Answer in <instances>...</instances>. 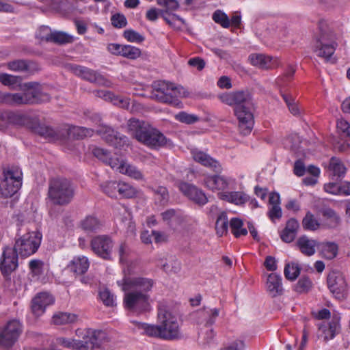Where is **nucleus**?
<instances>
[{"instance_id":"nucleus-1","label":"nucleus","mask_w":350,"mask_h":350,"mask_svg":"<svg viewBox=\"0 0 350 350\" xmlns=\"http://www.w3.org/2000/svg\"><path fill=\"white\" fill-rule=\"evenodd\" d=\"M117 284L124 292L123 306L126 310L137 315L150 311V293L155 284L154 280L124 275Z\"/></svg>"},{"instance_id":"nucleus-2","label":"nucleus","mask_w":350,"mask_h":350,"mask_svg":"<svg viewBox=\"0 0 350 350\" xmlns=\"http://www.w3.org/2000/svg\"><path fill=\"white\" fill-rule=\"evenodd\" d=\"M218 97L223 103L234 107L240 132L243 135L250 134L254 124V103L252 94L247 90H239L223 93Z\"/></svg>"},{"instance_id":"nucleus-3","label":"nucleus","mask_w":350,"mask_h":350,"mask_svg":"<svg viewBox=\"0 0 350 350\" xmlns=\"http://www.w3.org/2000/svg\"><path fill=\"white\" fill-rule=\"evenodd\" d=\"M128 130L139 142L150 148H158L166 144V137L149 123L135 118L128 122Z\"/></svg>"},{"instance_id":"nucleus-4","label":"nucleus","mask_w":350,"mask_h":350,"mask_svg":"<svg viewBox=\"0 0 350 350\" xmlns=\"http://www.w3.org/2000/svg\"><path fill=\"white\" fill-rule=\"evenodd\" d=\"M10 125L25 126L33 133L40 137L44 136V128L37 118H31L12 111L0 112V131H5Z\"/></svg>"},{"instance_id":"nucleus-5","label":"nucleus","mask_w":350,"mask_h":350,"mask_svg":"<svg viewBox=\"0 0 350 350\" xmlns=\"http://www.w3.org/2000/svg\"><path fill=\"white\" fill-rule=\"evenodd\" d=\"M152 97L158 101L180 107L181 102L178 97L185 96V92L182 86L165 81H156L152 85Z\"/></svg>"},{"instance_id":"nucleus-6","label":"nucleus","mask_w":350,"mask_h":350,"mask_svg":"<svg viewBox=\"0 0 350 350\" xmlns=\"http://www.w3.org/2000/svg\"><path fill=\"white\" fill-rule=\"evenodd\" d=\"M75 196V189L70 183L64 178H55L49 181L48 196L54 205L68 204Z\"/></svg>"},{"instance_id":"nucleus-7","label":"nucleus","mask_w":350,"mask_h":350,"mask_svg":"<svg viewBox=\"0 0 350 350\" xmlns=\"http://www.w3.org/2000/svg\"><path fill=\"white\" fill-rule=\"evenodd\" d=\"M23 173L16 167H8L3 169L0 176V194L7 198L14 196L21 188Z\"/></svg>"},{"instance_id":"nucleus-8","label":"nucleus","mask_w":350,"mask_h":350,"mask_svg":"<svg viewBox=\"0 0 350 350\" xmlns=\"http://www.w3.org/2000/svg\"><path fill=\"white\" fill-rule=\"evenodd\" d=\"M338 44L332 34L320 30L319 35L315 38L312 49L313 51L320 57H323L326 62H331L332 64L336 60L332 59Z\"/></svg>"},{"instance_id":"nucleus-9","label":"nucleus","mask_w":350,"mask_h":350,"mask_svg":"<svg viewBox=\"0 0 350 350\" xmlns=\"http://www.w3.org/2000/svg\"><path fill=\"white\" fill-rule=\"evenodd\" d=\"M42 237L35 232H28L16 241L14 250L21 257H27L38 249Z\"/></svg>"},{"instance_id":"nucleus-10","label":"nucleus","mask_w":350,"mask_h":350,"mask_svg":"<svg viewBox=\"0 0 350 350\" xmlns=\"http://www.w3.org/2000/svg\"><path fill=\"white\" fill-rule=\"evenodd\" d=\"M23 332V325L16 319L6 323L0 330V345L4 348L12 347Z\"/></svg>"},{"instance_id":"nucleus-11","label":"nucleus","mask_w":350,"mask_h":350,"mask_svg":"<svg viewBox=\"0 0 350 350\" xmlns=\"http://www.w3.org/2000/svg\"><path fill=\"white\" fill-rule=\"evenodd\" d=\"M158 317L161 321L162 338L165 340L178 338L180 331L176 319L161 308L159 309Z\"/></svg>"},{"instance_id":"nucleus-12","label":"nucleus","mask_w":350,"mask_h":350,"mask_svg":"<svg viewBox=\"0 0 350 350\" xmlns=\"http://www.w3.org/2000/svg\"><path fill=\"white\" fill-rule=\"evenodd\" d=\"M76 334L79 336L83 335L82 338L84 342H88V347L91 350H99L102 345L107 340V334L103 330L89 328L83 331L77 329Z\"/></svg>"},{"instance_id":"nucleus-13","label":"nucleus","mask_w":350,"mask_h":350,"mask_svg":"<svg viewBox=\"0 0 350 350\" xmlns=\"http://www.w3.org/2000/svg\"><path fill=\"white\" fill-rule=\"evenodd\" d=\"M96 133L100 135L106 143L116 148H120L127 145V137L123 135H120L109 126L101 125L96 131Z\"/></svg>"},{"instance_id":"nucleus-14","label":"nucleus","mask_w":350,"mask_h":350,"mask_svg":"<svg viewBox=\"0 0 350 350\" xmlns=\"http://www.w3.org/2000/svg\"><path fill=\"white\" fill-rule=\"evenodd\" d=\"M113 247V241L108 236H97L91 241V247L93 252L105 260L111 259Z\"/></svg>"},{"instance_id":"nucleus-15","label":"nucleus","mask_w":350,"mask_h":350,"mask_svg":"<svg viewBox=\"0 0 350 350\" xmlns=\"http://www.w3.org/2000/svg\"><path fill=\"white\" fill-rule=\"evenodd\" d=\"M178 189L184 196L200 206H203L208 202V198L204 192L193 184L182 181L178 184Z\"/></svg>"},{"instance_id":"nucleus-16","label":"nucleus","mask_w":350,"mask_h":350,"mask_svg":"<svg viewBox=\"0 0 350 350\" xmlns=\"http://www.w3.org/2000/svg\"><path fill=\"white\" fill-rule=\"evenodd\" d=\"M178 189L184 196L200 206H203L208 202V198L204 192L193 184L182 181L178 184Z\"/></svg>"},{"instance_id":"nucleus-17","label":"nucleus","mask_w":350,"mask_h":350,"mask_svg":"<svg viewBox=\"0 0 350 350\" xmlns=\"http://www.w3.org/2000/svg\"><path fill=\"white\" fill-rule=\"evenodd\" d=\"M18 254L10 247H6L0 259V269L3 274L8 275L18 267Z\"/></svg>"},{"instance_id":"nucleus-18","label":"nucleus","mask_w":350,"mask_h":350,"mask_svg":"<svg viewBox=\"0 0 350 350\" xmlns=\"http://www.w3.org/2000/svg\"><path fill=\"white\" fill-rule=\"evenodd\" d=\"M193 160L200 165L211 169L217 174H220L223 167L219 161L212 157L208 153L200 150H193L191 151Z\"/></svg>"},{"instance_id":"nucleus-19","label":"nucleus","mask_w":350,"mask_h":350,"mask_svg":"<svg viewBox=\"0 0 350 350\" xmlns=\"http://www.w3.org/2000/svg\"><path fill=\"white\" fill-rule=\"evenodd\" d=\"M231 179L219 174L209 175L205 177L204 185L211 191H222L228 189Z\"/></svg>"},{"instance_id":"nucleus-20","label":"nucleus","mask_w":350,"mask_h":350,"mask_svg":"<svg viewBox=\"0 0 350 350\" xmlns=\"http://www.w3.org/2000/svg\"><path fill=\"white\" fill-rule=\"evenodd\" d=\"M327 286L333 294L340 295L346 290V282L340 271H332L327 275Z\"/></svg>"},{"instance_id":"nucleus-21","label":"nucleus","mask_w":350,"mask_h":350,"mask_svg":"<svg viewBox=\"0 0 350 350\" xmlns=\"http://www.w3.org/2000/svg\"><path fill=\"white\" fill-rule=\"evenodd\" d=\"M250 64L261 69H271L276 66L277 59L262 53H252L248 57Z\"/></svg>"},{"instance_id":"nucleus-22","label":"nucleus","mask_w":350,"mask_h":350,"mask_svg":"<svg viewBox=\"0 0 350 350\" xmlns=\"http://www.w3.org/2000/svg\"><path fill=\"white\" fill-rule=\"evenodd\" d=\"M72 70L74 74L91 83H100L104 81L101 75L85 66L74 65Z\"/></svg>"},{"instance_id":"nucleus-23","label":"nucleus","mask_w":350,"mask_h":350,"mask_svg":"<svg viewBox=\"0 0 350 350\" xmlns=\"http://www.w3.org/2000/svg\"><path fill=\"white\" fill-rule=\"evenodd\" d=\"M319 244L314 239H310L306 235L299 237L295 243L296 247L306 256H311L316 252V247Z\"/></svg>"},{"instance_id":"nucleus-24","label":"nucleus","mask_w":350,"mask_h":350,"mask_svg":"<svg viewBox=\"0 0 350 350\" xmlns=\"http://www.w3.org/2000/svg\"><path fill=\"white\" fill-rule=\"evenodd\" d=\"M66 137L69 139L80 140L88 137H92L94 130L84 126L68 125L64 132Z\"/></svg>"},{"instance_id":"nucleus-25","label":"nucleus","mask_w":350,"mask_h":350,"mask_svg":"<svg viewBox=\"0 0 350 350\" xmlns=\"http://www.w3.org/2000/svg\"><path fill=\"white\" fill-rule=\"evenodd\" d=\"M267 290L271 297H275L283 293L282 277L275 273H270L267 280Z\"/></svg>"},{"instance_id":"nucleus-26","label":"nucleus","mask_w":350,"mask_h":350,"mask_svg":"<svg viewBox=\"0 0 350 350\" xmlns=\"http://www.w3.org/2000/svg\"><path fill=\"white\" fill-rule=\"evenodd\" d=\"M219 198L235 205L241 206L250 200V197L243 191H223L219 193Z\"/></svg>"},{"instance_id":"nucleus-27","label":"nucleus","mask_w":350,"mask_h":350,"mask_svg":"<svg viewBox=\"0 0 350 350\" xmlns=\"http://www.w3.org/2000/svg\"><path fill=\"white\" fill-rule=\"evenodd\" d=\"M96 96L103 98L105 100H110L113 105L121 108L129 109L130 106V98L122 96L115 95L110 91H97Z\"/></svg>"},{"instance_id":"nucleus-28","label":"nucleus","mask_w":350,"mask_h":350,"mask_svg":"<svg viewBox=\"0 0 350 350\" xmlns=\"http://www.w3.org/2000/svg\"><path fill=\"white\" fill-rule=\"evenodd\" d=\"M320 255L326 260L335 258L339 250L338 245L334 241H323L318 245Z\"/></svg>"},{"instance_id":"nucleus-29","label":"nucleus","mask_w":350,"mask_h":350,"mask_svg":"<svg viewBox=\"0 0 350 350\" xmlns=\"http://www.w3.org/2000/svg\"><path fill=\"white\" fill-rule=\"evenodd\" d=\"M90 267L88 258L84 256H76L70 261L68 268L77 275L85 273Z\"/></svg>"},{"instance_id":"nucleus-30","label":"nucleus","mask_w":350,"mask_h":350,"mask_svg":"<svg viewBox=\"0 0 350 350\" xmlns=\"http://www.w3.org/2000/svg\"><path fill=\"white\" fill-rule=\"evenodd\" d=\"M131 323H133L135 328L139 330H142L143 334L147 335L150 337H157L162 338V329L161 325H150L146 323H142L137 321H131Z\"/></svg>"},{"instance_id":"nucleus-31","label":"nucleus","mask_w":350,"mask_h":350,"mask_svg":"<svg viewBox=\"0 0 350 350\" xmlns=\"http://www.w3.org/2000/svg\"><path fill=\"white\" fill-rule=\"evenodd\" d=\"M58 345L64 348L72 349L75 350H90L88 342H84V340H76L73 338H68L64 337H59L57 338Z\"/></svg>"},{"instance_id":"nucleus-32","label":"nucleus","mask_w":350,"mask_h":350,"mask_svg":"<svg viewBox=\"0 0 350 350\" xmlns=\"http://www.w3.org/2000/svg\"><path fill=\"white\" fill-rule=\"evenodd\" d=\"M329 170L332 172L333 179L341 180L343 178L347 172V167L344 163L336 157H332L329 164Z\"/></svg>"},{"instance_id":"nucleus-33","label":"nucleus","mask_w":350,"mask_h":350,"mask_svg":"<svg viewBox=\"0 0 350 350\" xmlns=\"http://www.w3.org/2000/svg\"><path fill=\"white\" fill-rule=\"evenodd\" d=\"M32 100L31 99H28L25 96V94H10V93H3L2 92L1 101L2 103H5L8 105H23V104H29Z\"/></svg>"},{"instance_id":"nucleus-34","label":"nucleus","mask_w":350,"mask_h":350,"mask_svg":"<svg viewBox=\"0 0 350 350\" xmlns=\"http://www.w3.org/2000/svg\"><path fill=\"white\" fill-rule=\"evenodd\" d=\"M77 314L64 312H57L52 317V323L57 325L72 324L77 322Z\"/></svg>"},{"instance_id":"nucleus-35","label":"nucleus","mask_w":350,"mask_h":350,"mask_svg":"<svg viewBox=\"0 0 350 350\" xmlns=\"http://www.w3.org/2000/svg\"><path fill=\"white\" fill-rule=\"evenodd\" d=\"M45 41L58 44H66L74 42V37L63 31H54L45 36Z\"/></svg>"},{"instance_id":"nucleus-36","label":"nucleus","mask_w":350,"mask_h":350,"mask_svg":"<svg viewBox=\"0 0 350 350\" xmlns=\"http://www.w3.org/2000/svg\"><path fill=\"white\" fill-rule=\"evenodd\" d=\"M120 173L125 174L136 180H144L143 173L135 165L123 162L120 166Z\"/></svg>"},{"instance_id":"nucleus-37","label":"nucleus","mask_w":350,"mask_h":350,"mask_svg":"<svg viewBox=\"0 0 350 350\" xmlns=\"http://www.w3.org/2000/svg\"><path fill=\"white\" fill-rule=\"evenodd\" d=\"M31 310L36 318L44 314V293H38L31 300Z\"/></svg>"},{"instance_id":"nucleus-38","label":"nucleus","mask_w":350,"mask_h":350,"mask_svg":"<svg viewBox=\"0 0 350 350\" xmlns=\"http://www.w3.org/2000/svg\"><path fill=\"white\" fill-rule=\"evenodd\" d=\"M80 226L84 231L92 232L98 230L101 227V224L96 217L89 215L81 221Z\"/></svg>"},{"instance_id":"nucleus-39","label":"nucleus","mask_w":350,"mask_h":350,"mask_svg":"<svg viewBox=\"0 0 350 350\" xmlns=\"http://www.w3.org/2000/svg\"><path fill=\"white\" fill-rule=\"evenodd\" d=\"M302 226L305 230L315 231L321 226L319 219L310 211H308L302 219Z\"/></svg>"},{"instance_id":"nucleus-40","label":"nucleus","mask_w":350,"mask_h":350,"mask_svg":"<svg viewBox=\"0 0 350 350\" xmlns=\"http://www.w3.org/2000/svg\"><path fill=\"white\" fill-rule=\"evenodd\" d=\"M229 226L232 233L236 238H239L241 236H245L247 234V230L243 228V222L242 219L233 217L230 219Z\"/></svg>"},{"instance_id":"nucleus-41","label":"nucleus","mask_w":350,"mask_h":350,"mask_svg":"<svg viewBox=\"0 0 350 350\" xmlns=\"http://www.w3.org/2000/svg\"><path fill=\"white\" fill-rule=\"evenodd\" d=\"M228 219L226 212H221L217 217L215 222L216 233L222 237L228 232Z\"/></svg>"},{"instance_id":"nucleus-42","label":"nucleus","mask_w":350,"mask_h":350,"mask_svg":"<svg viewBox=\"0 0 350 350\" xmlns=\"http://www.w3.org/2000/svg\"><path fill=\"white\" fill-rule=\"evenodd\" d=\"M280 91L281 96L286 103L290 112L294 116L299 115L300 113L299 109L297 105L295 103V98L293 97V96L284 88H281Z\"/></svg>"},{"instance_id":"nucleus-43","label":"nucleus","mask_w":350,"mask_h":350,"mask_svg":"<svg viewBox=\"0 0 350 350\" xmlns=\"http://www.w3.org/2000/svg\"><path fill=\"white\" fill-rule=\"evenodd\" d=\"M30 62L26 59H15L7 63V68L14 72H27Z\"/></svg>"},{"instance_id":"nucleus-44","label":"nucleus","mask_w":350,"mask_h":350,"mask_svg":"<svg viewBox=\"0 0 350 350\" xmlns=\"http://www.w3.org/2000/svg\"><path fill=\"white\" fill-rule=\"evenodd\" d=\"M142 55L141 49L129 44H124L121 56L129 59H136Z\"/></svg>"},{"instance_id":"nucleus-45","label":"nucleus","mask_w":350,"mask_h":350,"mask_svg":"<svg viewBox=\"0 0 350 350\" xmlns=\"http://www.w3.org/2000/svg\"><path fill=\"white\" fill-rule=\"evenodd\" d=\"M38 84L36 83H29L27 87L29 90L25 92V96L28 99H31L32 102L29 104L37 103L40 100V90L38 89Z\"/></svg>"},{"instance_id":"nucleus-46","label":"nucleus","mask_w":350,"mask_h":350,"mask_svg":"<svg viewBox=\"0 0 350 350\" xmlns=\"http://www.w3.org/2000/svg\"><path fill=\"white\" fill-rule=\"evenodd\" d=\"M66 138L64 132L55 130L54 129L45 126V140L49 142H55Z\"/></svg>"},{"instance_id":"nucleus-47","label":"nucleus","mask_w":350,"mask_h":350,"mask_svg":"<svg viewBox=\"0 0 350 350\" xmlns=\"http://www.w3.org/2000/svg\"><path fill=\"white\" fill-rule=\"evenodd\" d=\"M155 200L161 205H165L169 201V193L166 187L158 186L153 189Z\"/></svg>"},{"instance_id":"nucleus-48","label":"nucleus","mask_w":350,"mask_h":350,"mask_svg":"<svg viewBox=\"0 0 350 350\" xmlns=\"http://www.w3.org/2000/svg\"><path fill=\"white\" fill-rule=\"evenodd\" d=\"M312 285V282L308 276L301 277L294 286V291L299 293L308 292Z\"/></svg>"},{"instance_id":"nucleus-49","label":"nucleus","mask_w":350,"mask_h":350,"mask_svg":"<svg viewBox=\"0 0 350 350\" xmlns=\"http://www.w3.org/2000/svg\"><path fill=\"white\" fill-rule=\"evenodd\" d=\"M300 273V268L295 263L286 264L284 267V274L285 278L291 281L295 280Z\"/></svg>"},{"instance_id":"nucleus-50","label":"nucleus","mask_w":350,"mask_h":350,"mask_svg":"<svg viewBox=\"0 0 350 350\" xmlns=\"http://www.w3.org/2000/svg\"><path fill=\"white\" fill-rule=\"evenodd\" d=\"M118 192L122 197L126 198H133L137 193L135 188L126 183H119Z\"/></svg>"},{"instance_id":"nucleus-51","label":"nucleus","mask_w":350,"mask_h":350,"mask_svg":"<svg viewBox=\"0 0 350 350\" xmlns=\"http://www.w3.org/2000/svg\"><path fill=\"white\" fill-rule=\"evenodd\" d=\"M212 18L216 23L219 24L224 28H228L230 25L228 16L221 10H216L213 14Z\"/></svg>"},{"instance_id":"nucleus-52","label":"nucleus","mask_w":350,"mask_h":350,"mask_svg":"<svg viewBox=\"0 0 350 350\" xmlns=\"http://www.w3.org/2000/svg\"><path fill=\"white\" fill-rule=\"evenodd\" d=\"M123 37L130 42L142 43L145 40L144 36L132 29L124 30Z\"/></svg>"},{"instance_id":"nucleus-53","label":"nucleus","mask_w":350,"mask_h":350,"mask_svg":"<svg viewBox=\"0 0 350 350\" xmlns=\"http://www.w3.org/2000/svg\"><path fill=\"white\" fill-rule=\"evenodd\" d=\"M295 71L296 69L293 66L288 65L287 66L284 72V76L278 77L276 81V83L280 87V89L284 88V90H286V87L284 86V83L286 81L291 80Z\"/></svg>"},{"instance_id":"nucleus-54","label":"nucleus","mask_w":350,"mask_h":350,"mask_svg":"<svg viewBox=\"0 0 350 350\" xmlns=\"http://www.w3.org/2000/svg\"><path fill=\"white\" fill-rule=\"evenodd\" d=\"M99 297L106 306L111 307L116 304V297L107 288L99 291Z\"/></svg>"},{"instance_id":"nucleus-55","label":"nucleus","mask_w":350,"mask_h":350,"mask_svg":"<svg viewBox=\"0 0 350 350\" xmlns=\"http://www.w3.org/2000/svg\"><path fill=\"white\" fill-rule=\"evenodd\" d=\"M119 183L108 181L101 185L103 191L111 198L116 197Z\"/></svg>"},{"instance_id":"nucleus-56","label":"nucleus","mask_w":350,"mask_h":350,"mask_svg":"<svg viewBox=\"0 0 350 350\" xmlns=\"http://www.w3.org/2000/svg\"><path fill=\"white\" fill-rule=\"evenodd\" d=\"M175 119L182 123L191 124L199 120V117L194 114H189L185 111H180L175 116Z\"/></svg>"},{"instance_id":"nucleus-57","label":"nucleus","mask_w":350,"mask_h":350,"mask_svg":"<svg viewBox=\"0 0 350 350\" xmlns=\"http://www.w3.org/2000/svg\"><path fill=\"white\" fill-rule=\"evenodd\" d=\"M111 25L118 29L125 27L127 25V19L123 14L116 13L111 16Z\"/></svg>"},{"instance_id":"nucleus-58","label":"nucleus","mask_w":350,"mask_h":350,"mask_svg":"<svg viewBox=\"0 0 350 350\" xmlns=\"http://www.w3.org/2000/svg\"><path fill=\"white\" fill-rule=\"evenodd\" d=\"M338 133L345 137L350 139V124L344 119H340L336 123Z\"/></svg>"},{"instance_id":"nucleus-59","label":"nucleus","mask_w":350,"mask_h":350,"mask_svg":"<svg viewBox=\"0 0 350 350\" xmlns=\"http://www.w3.org/2000/svg\"><path fill=\"white\" fill-rule=\"evenodd\" d=\"M21 77L7 73L0 75V82L4 85H15L21 81Z\"/></svg>"},{"instance_id":"nucleus-60","label":"nucleus","mask_w":350,"mask_h":350,"mask_svg":"<svg viewBox=\"0 0 350 350\" xmlns=\"http://www.w3.org/2000/svg\"><path fill=\"white\" fill-rule=\"evenodd\" d=\"M159 5L166 8L164 14H167L168 11H175L179 8V3L176 0H157Z\"/></svg>"},{"instance_id":"nucleus-61","label":"nucleus","mask_w":350,"mask_h":350,"mask_svg":"<svg viewBox=\"0 0 350 350\" xmlns=\"http://www.w3.org/2000/svg\"><path fill=\"white\" fill-rule=\"evenodd\" d=\"M92 154L94 157L105 163L109 160V158L111 156V153L108 150L98 147L93 148Z\"/></svg>"},{"instance_id":"nucleus-62","label":"nucleus","mask_w":350,"mask_h":350,"mask_svg":"<svg viewBox=\"0 0 350 350\" xmlns=\"http://www.w3.org/2000/svg\"><path fill=\"white\" fill-rule=\"evenodd\" d=\"M219 314V310L217 308L209 309L206 312V317L207 318L206 320L205 325L206 327H211L213 325L217 317Z\"/></svg>"},{"instance_id":"nucleus-63","label":"nucleus","mask_w":350,"mask_h":350,"mask_svg":"<svg viewBox=\"0 0 350 350\" xmlns=\"http://www.w3.org/2000/svg\"><path fill=\"white\" fill-rule=\"evenodd\" d=\"M129 253L130 249L128 245L124 243H121L118 249V255L120 263L123 264L127 262Z\"/></svg>"},{"instance_id":"nucleus-64","label":"nucleus","mask_w":350,"mask_h":350,"mask_svg":"<svg viewBox=\"0 0 350 350\" xmlns=\"http://www.w3.org/2000/svg\"><path fill=\"white\" fill-rule=\"evenodd\" d=\"M338 327L339 324L337 321H332L329 322V327L328 329H327V334L325 336H324V340L327 341L329 340L333 339L336 334V330Z\"/></svg>"}]
</instances>
